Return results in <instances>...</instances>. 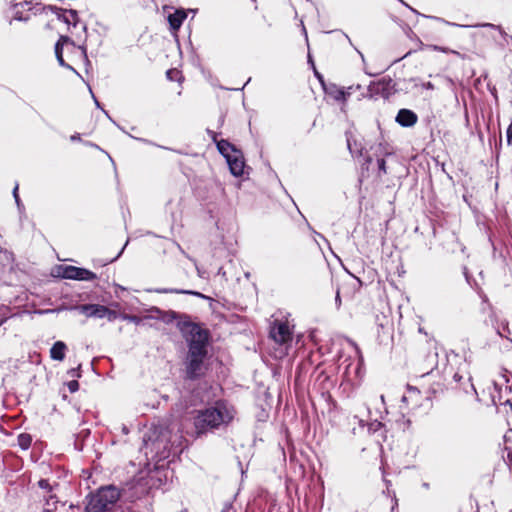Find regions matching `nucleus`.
Wrapping results in <instances>:
<instances>
[{
	"instance_id": "nucleus-1",
	"label": "nucleus",
	"mask_w": 512,
	"mask_h": 512,
	"mask_svg": "<svg viewBox=\"0 0 512 512\" xmlns=\"http://www.w3.org/2000/svg\"><path fill=\"white\" fill-rule=\"evenodd\" d=\"M233 417L232 408L224 401H217L214 406L198 411L194 425L198 433H205L227 426Z\"/></svg>"
},
{
	"instance_id": "nucleus-2",
	"label": "nucleus",
	"mask_w": 512,
	"mask_h": 512,
	"mask_svg": "<svg viewBox=\"0 0 512 512\" xmlns=\"http://www.w3.org/2000/svg\"><path fill=\"white\" fill-rule=\"evenodd\" d=\"M179 331L182 337L187 342L188 352L208 355V344L210 340V333L207 329L202 328L198 323L192 320L181 321L179 323Z\"/></svg>"
},
{
	"instance_id": "nucleus-3",
	"label": "nucleus",
	"mask_w": 512,
	"mask_h": 512,
	"mask_svg": "<svg viewBox=\"0 0 512 512\" xmlns=\"http://www.w3.org/2000/svg\"><path fill=\"white\" fill-rule=\"evenodd\" d=\"M120 496V490L114 485L100 487L86 496L85 510L86 512H114Z\"/></svg>"
},
{
	"instance_id": "nucleus-4",
	"label": "nucleus",
	"mask_w": 512,
	"mask_h": 512,
	"mask_svg": "<svg viewBox=\"0 0 512 512\" xmlns=\"http://www.w3.org/2000/svg\"><path fill=\"white\" fill-rule=\"evenodd\" d=\"M170 431L163 427L153 429L147 435V446L151 443V451L155 452L159 459H165L170 456Z\"/></svg>"
},
{
	"instance_id": "nucleus-5",
	"label": "nucleus",
	"mask_w": 512,
	"mask_h": 512,
	"mask_svg": "<svg viewBox=\"0 0 512 512\" xmlns=\"http://www.w3.org/2000/svg\"><path fill=\"white\" fill-rule=\"evenodd\" d=\"M72 309L79 311L81 314L89 318H107L108 321H114L117 318L116 311L101 304H82L74 306Z\"/></svg>"
},
{
	"instance_id": "nucleus-6",
	"label": "nucleus",
	"mask_w": 512,
	"mask_h": 512,
	"mask_svg": "<svg viewBox=\"0 0 512 512\" xmlns=\"http://www.w3.org/2000/svg\"><path fill=\"white\" fill-rule=\"evenodd\" d=\"M207 356L187 352L185 364L186 378L189 380L199 379L204 375V360Z\"/></svg>"
},
{
	"instance_id": "nucleus-7",
	"label": "nucleus",
	"mask_w": 512,
	"mask_h": 512,
	"mask_svg": "<svg viewBox=\"0 0 512 512\" xmlns=\"http://www.w3.org/2000/svg\"><path fill=\"white\" fill-rule=\"evenodd\" d=\"M61 277L65 279L78 281H92L96 279V274L86 268L76 266H61Z\"/></svg>"
},
{
	"instance_id": "nucleus-8",
	"label": "nucleus",
	"mask_w": 512,
	"mask_h": 512,
	"mask_svg": "<svg viewBox=\"0 0 512 512\" xmlns=\"http://www.w3.org/2000/svg\"><path fill=\"white\" fill-rule=\"evenodd\" d=\"M161 484V479L157 478L154 473L148 472L145 475L143 472L140 473L134 479V488L138 490L140 495L146 494L150 489L154 487H159Z\"/></svg>"
},
{
	"instance_id": "nucleus-9",
	"label": "nucleus",
	"mask_w": 512,
	"mask_h": 512,
	"mask_svg": "<svg viewBox=\"0 0 512 512\" xmlns=\"http://www.w3.org/2000/svg\"><path fill=\"white\" fill-rule=\"evenodd\" d=\"M270 336L279 344H286L292 339L289 326L285 322H276L270 330Z\"/></svg>"
},
{
	"instance_id": "nucleus-10",
	"label": "nucleus",
	"mask_w": 512,
	"mask_h": 512,
	"mask_svg": "<svg viewBox=\"0 0 512 512\" xmlns=\"http://www.w3.org/2000/svg\"><path fill=\"white\" fill-rule=\"evenodd\" d=\"M226 162L232 175L240 177L244 173L245 161L242 152L238 149L232 155L226 156Z\"/></svg>"
},
{
	"instance_id": "nucleus-11",
	"label": "nucleus",
	"mask_w": 512,
	"mask_h": 512,
	"mask_svg": "<svg viewBox=\"0 0 512 512\" xmlns=\"http://www.w3.org/2000/svg\"><path fill=\"white\" fill-rule=\"evenodd\" d=\"M157 318L160 319L162 322L166 324H170L174 321H176V326L179 329V323L181 321L187 320L188 322L191 321V317L185 313H178L173 310L169 311H163L159 308H156Z\"/></svg>"
},
{
	"instance_id": "nucleus-12",
	"label": "nucleus",
	"mask_w": 512,
	"mask_h": 512,
	"mask_svg": "<svg viewBox=\"0 0 512 512\" xmlns=\"http://www.w3.org/2000/svg\"><path fill=\"white\" fill-rule=\"evenodd\" d=\"M57 18L66 23L67 25L73 24L76 26L79 22L78 12L74 9H62L57 6H48Z\"/></svg>"
},
{
	"instance_id": "nucleus-13",
	"label": "nucleus",
	"mask_w": 512,
	"mask_h": 512,
	"mask_svg": "<svg viewBox=\"0 0 512 512\" xmlns=\"http://www.w3.org/2000/svg\"><path fill=\"white\" fill-rule=\"evenodd\" d=\"M417 114L410 109H400L396 115L395 121L402 127H412L417 123Z\"/></svg>"
},
{
	"instance_id": "nucleus-14",
	"label": "nucleus",
	"mask_w": 512,
	"mask_h": 512,
	"mask_svg": "<svg viewBox=\"0 0 512 512\" xmlns=\"http://www.w3.org/2000/svg\"><path fill=\"white\" fill-rule=\"evenodd\" d=\"M187 17V13L184 9H178L174 13L168 15V22L172 31H178Z\"/></svg>"
},
{
	"instance_id": "nucleus-15",
	"label": "nucleus",
	"mask_w": 512,
	"mask_h": 512,
	"mask_svg": "<svg viewBox=\"0 0 512 512\" xmlns=\"http://www.w3.org/2000/svg\"><path fill=\"white\" fill-rule=\"evenodd\" d=\"M390 81H385L384 79L378 82H371L367 88L366 93H361L362 96L373 97L376 94L384 93L390 84Z\"/></svg>"
},
{
	"instance_id": "nucleus-16",
	"label": "nucleus",
	"mask_w": 512,
	"mask_h": 512,
	"mask_svg": "<svg viewBox=\"0 0 512 512\" xmlns=\"http://www.w3.org/2000/svg\"><path fill=\"white\" fill-rule=\"evenodd\" d=\"M157 293L162 294H168V293H175V294H186V295H193L199 298L208 299L207 296L204 294L194 291V290H186V289H177V288H158L155 290Z\"/></svg>"
},
{
	"instance_id": "nucleus-17",
	"label": "nucleus",
	"mask_w": 512,
	"mask_h": 512,
	"mask_svg": "<svg viewBox=\"0 0 512 512\" xmlns=\"http://www.w3.org/2000/svg\"><path fill=\"white\" fill-rule=\"evenodd\" d=\"M66 344L62 341H56L50 349V357L53 360L62 361L65 358Z\"/></svg>"
},
{
	"instance_id": "nucleus-18",
	"label": "nucleus",
	"mask_w": 512,
	"mask_h": 512,
	"mask_svg": "<svg viewBox=\"0 0 512 512\" xmlns=\"http://www.w3.org/2000/svg\"><path fill=\"white\" fill-rule=\"evenodd\" d=\"M347 138V147L353 157L363 156L364 147L361 142H358L356 139H353L351 135L346 134Z\"/></svg>"
},
{
	"instance_id": "nucleus-19",
	"label": "nucleus",
	"mask_w": 512,
	"mask_h": 512,
	"mask_svg": "<svg viewBox=\"0 0 512 512\" xmlns=\"http://www.w3.org/2000/svg\"><path fill=\"white\" fill-rule=\"evenodd\" d=\"M217 150L219 153L226 159V156L232 155L238 149L235 145L231 144L228 140L221 139L219 142H216Z\"/></svg>"
},
{
	"instance_id": "nucleus-20",
	"label": "nucleus",
	"mask_w": 512,
	"mask_h": 512,
	"mask_svg": "<svg viewBox=\"0 0 512 512\" xmlns=\"http://www.w3.org/2000/svg\"><path fill=\"white\" fill-rule=\"evenodd\" d=\"M32 437L28 433H21L17 437V444L22 450H27L31 446Z\"/></svg>"
},
{
	"instance_id": "nucleus-21",
	"label": "nucleus",
	"mask_w": 512,
	"mask_h": 512,
	"mask_svg": "<svg viewBox=\"0 0 512 512\" xmlns=\"http://www.w3.org/2000/svg\"><path fill=\"white\" fill-rule=\"evenodd\" d=\"M55 56H56L57 61H58L60 66L66 67V68L74 71L73 67H71L70 65H68L64 61V58H63V48L61 47V43H56L55 44Z\"/></svg>"
},
{
	"instance_id": "nucleus-22",
	"label": "nucleus",
	"mask_w": 512,
	"mask_h": 512,
	"mask_svg": "<svg viewBox=\"0 0 512 512\" xmlns=\"http://www.w3.org/2000/svg\"><path fill=\"white\" fill-rule=\"evenodd\" d=\"M481 27H489V28H492V29H497L502 38H503V41L508 45L510 41H512V36L508 35L502 28L501 26H497L495 24H492V23H483L480 25Z\"/></svg>"
},
{
	"instance_id": "nucleus-23",
	"label": "nucleus",
	"mask_w": 512,
	"mask_h": 512,
	"mask_svg": "<svg viewBox=\"0 0 512 512\" xmlns=\"http://www.w3.org/2000/svg\"><path fill=\"white\" fill-rule=\"evenodd\" d=\"M38 487L43 490V493L53 492L59 487V484L55 483L54 485H52L47 479H40L38 481Z\"/></svg>"
},
{
	"instance_id": "nucleus-24",
	"label": "nucleus",
	"mask_w": 512,
	"mask_h": 512,
	"mask_svg": "<svg viewBox=\"0 0 512 512\" xmlns=\"http://www.w3.org/2000/svg\"><path fill=\"white\" fill-rule=\"evenodd\" d=\"M43 501V512H55L57 510V504L59 503L58 498L53 500L43 499Z\"/></svg>"
},
{
	"instance_id": "nucleus-25",
	"label": "nucleus",
	"mask_w": 512,
	"mask_h": 512,
	"mask_svg": "<svg viewBox=\"0 0 512 512\" xmlns=\"http://www.w3.org/2000/svg\"><path fill=\"white\" fill-rule=\"evenodd\" d=\"M399 2H401L403 5H405L407 8H409L413 13L417 14V15H420L422 17H425V18H430V19H434V20H437V21H440V22H444L446 24H449V22L445 21L444 19L442 18H439V17H435V16H427V15H424V14H420L417 10H415L414 8H412L410 5H408L406 2H404L403 0H398Z\"/></svg>"
},
{
	"instance_id": "nucleus-26",
	"label": "nucleus",
	"mask_w": 512,
	"mask_h": 512,
	"mask_svg": "<svg viewBox=\"0 0 512 512\" xmlns=\"http://www.w3.org/2000/svg\"><path fill=\"white\" fill-rule=\"evenodd\" d=\"M463 390L465 393L473 392L475 395H477V391L474 387V384L472 383V378L469 375L466 379V383H464Z\"/></svg>"
},
{
	"instance_id": "nucleus-27",
	"label": "nucleus",
	"mask_w": 512,
	"mask_h": 512,
	"mask_svg": "<svg viewBox=\"0 0 512 512\" xmlns=\"http://www.w3.org/2000/svg\"><path fill=\"white\" fill-rule=\"evenodd\" d=\"M18 188H19V186H18V184H16V185H15V187H14V189H13V197H14V199H15V203H16V205H17V207H18V210H19V212L21 213V212L24 210V205H23V203L21 202V199H20V197H19V194H18Z\"/></svg>"
},
{
	"instance_id": "nucleus-28",
	"label": "nucleus",
	"mask_w": 512,
	"mask_h": 512,
	"mask_svg": "<svg viewBox=\"0 0 512 512\" xmlns=\"http://www.w3.org/2000/svg\"><path fill=\"white\" fill-rule=\"evenodd\" d=\"M383 427V423L378 421V420H374L372 421L371 423H369L368 425V431L370 433H376L377 431H379L381 428Z\"/></svg>"
},
{
	"instance_id": "nucleus-29",
	"label": "nucleus",
	"mask_w": 512,
	"mask_h": 512,
	"mask_svg": "<svg viewBox=\"0 0 512 512\" xmlns=\"http://www.w3.org/2000/svg\"><path fill=\"white\" fill-rule=\"evenodd\" d=\"M410 83H413V87H418L419 85H421V87L424 89H429V90L434 89V85L431 82H425V83L419 84L418 79L412 78V79H410Z\"/></svg>"
},
{
	"instance_id": "nucleus-30",
	"label": "nucleus",
	"mask_w": 512,
	"mask_h": 512,
	"mask_svg": "<svg viewBox=\"0 0 512 512\" xmlns=\"http://www.w3.org/2000/svg\"><path fill=\"white\" fill-rule=\"evenodd\" d=\"M505 333H510L508 322L502 323V330L500 328L497 329V334L501 337H506Z\"/></svg>"
},
{
	"instance_id": "nucleus-31",
	"label": "nucleus",
	"mask_w": 512,
	"mask_h": 512,
	"mask_svg": "<svg viewBox=\"0 0 512 512\" xmlns=\"http://www.w3.org/2000/svg\"><path fill=\"white\" fill-rule=\"evenodd\" d=\"M377 165L379 169V173L386 174V162L384 158H378L377 159Z\"/></svg>"
},
{
	"instance_id": "nucleus-32",
	"label": "nucleus",
	"mask_w": 512,
	"mask_h": 512,
	"mask_svg": "<svg viewBox=\"0 0 512 512\" xmlns=\"http://www.w3.org/2000/svg\"><path fill=\"white\" fill-rule=\"evenodd\" d=\"M67 387L71 393L78 391L79 383L77 380H71L67 383Z\"/></svg>"
},
{
	"instance_id": "nucleus-33",
	"label": "nucleus",
	"mask_w": 512,
	"mask_h": 512,
	"mask_svg": "<svg viewBox=\"0 0 512 512\" xmlns=\"http://www.w3.org/2000/svg\"><path fill=\"white\" fill-rule=\"evenodd\" d=\"M337 101H346V91L344 89H340L336 92L334 96Z\"/></svg>"
},
{
	"instance_id": "nucleus-34",
	"label": "nucleus",
	"mask_w": 512,
	"mask_h": 512,
	"mask_svg": "<svg viewBox=\"0 0 512 512\" xmlns=\"http://www.w3.org/2000/svg\"><path fill=\"white\" fill-rule=\"evenodd\" d=\"M507 144L512 145V122L509 124L506 131Z\"/></svg>"
},
{
	"instance_id": "nucleus-35",
	"label": "nucleus",
	"mask_w": 512,
	"mask_h": 512,
	"mask_svg": "<svg viewBox=\"0 0 512 512\" xmlns=\"http://www.w3.org/2000/svg\"><path fill=\"white\" fill-rule=\"evenodd\" d=\"M68 374L70 375V377H81V373H80V366L77 367V368H72L68 371Z\"/></svg>"
},
{
	"instance_id": "nucleus-36",
	"label": "nucleus",
	"mask_w": 512,
	"mask_h": 512,
	"mask_svg": "<svg viewBox=\"0 0 512 512\" xmlns=\"http://www.w3.org/2000/svg\"><path fill=\"white\" fill-rule=\"evenodd\" d=\"M42 498L43 499L53 500V499L58 498V497H57L55 491H53V492H44L42 494Z\"/></svg>"
},
{
	"instance_id": "nucleus-37",
	"label": "nucleus",
	"mask_w": 512,
	"mask_h": 512,
	"mask_svg": "<svg viewBox=\"0 0 512 512\" xmlns=\"http://www.w3.org/2000/svg\"><path fill=\"white\" fill-rule=\"evenodd\" d=\"M386 70V68H381L380 70L378 71H369L367 68H364V72L365 74L369 75V76H377L379 75L380 73L384 72Z\"/></svg>"
},
{
	"instance_id": "nucleus-38",
	"label": "nucleus",
	"mask_w": 512,
	"mask_h": 512,
	"mask_svg": "<svg viewBox=\"0 0 512 512\" xmlns=\"http://www.w3.org/2000/svg\"><path fill=\"white\" fill-rule=\"evenodd\" d=\"M68 512H86L85 508L82 509L79 505L71 504Z\"/></svg>"
},
{
	"instance_id": "nucleus-39",
	"label": "nucleus",
	"mask_w": 512,
	"mask_h": 512,
	"mask_svg": "<svg viewBox=\"0 0 512 512\" xmlns=\"http://www.w3.org/2000/svg\"><path fill=\"white\" fill-rule=\"evenodd\" d=\"M13 19L18 20V21H27L29 19V17H24L21 12L16 11Z\"/></svg>"
},
{
	"instance_id": "nucleus-40",
	"label": "nucleus",
	"mask_w": 512,
	"mask_h": 512,
	"mask_svg": "<svg viewBox=\"0 0 512 512\" xmlns=\"http://www.w3.org/2000/svg\"><path fill=\"white\" fill-rule=\"evenodd\" d=\"M207 133L215 143L219 142V140H217L218 134L215 131L207 129Z\"/></svg>"
},
{
	"instance_id": "nucleus-41",
	"label": "nucleus",
	"mask_w": 512,
	"mask_h": 512,
	"mask_svg": "<svg viewBox=\"0 0 512 512\" xmlns=\"http://www.w3.org/2000/svg\"><path fill=\"white\" fill-rule=\"evenodd\" d=\"M70 42V38L68 36H60V38L58 39V41L56 43H61V47L63 48V45L65 43H68Z\"/></svg>"
},
{
	"instance_id": "nucleus-42",
	"label": "nucleus",
	"mask_w": 512,
	"mask_h": 512,
	"mask_svg": "<svg viewBox=\"0 0 512 512\" xmlns=\"http://www.w3.org/2000/svg\"><path fill=\"white\" fill-rule=\"evenodd\" d=\"M453 379H454L455 382H461L464 379V376L461 375L459 372H456L453 375Z\"/></svg>"
},
{
	"instance_id": "nucleus-43",
	"label": "nucleus",
	"mask_w": 512,
	"mask_h": 512,
	"mask_svg": "<svg viewBox=\"0 0 512 512\" xmlns=\"http://www.w3.org/2000/svg\"><path fill=\"white\" fill-rule=\"evenodd\" d=\"M335 304H336L337 308H339V307H340V305H341V298H340V292H339V290L336 292Z\"/></svg>"
},
{
	"instance_id": "nucleus-44",
	"label": "nucleus",
	"mask_w": 512,
	"mask_h": 512,
	"mask_svg": "<svg viewBox=\"0 0 512 512\" xmlns=\"http://www.w3.org/2000/svg\"><path fill=\"white\" fill-rule=\"evenodd\" d=\"M345 91H346V99H347L353 93L354 86L348 87Z\"/></svg>"
},
{
	"instance_id": "nucleus-45",
	"label": "nucleus",
	"mask_w": 512,
	"mask_h": 512,
	"mask_svg": "<svg viewBox=\"0 0 512 512\" xmlns=\"http://www.w3.org/2000/svg\"><path fill=\"white\" fill-rule=\"evenodd\" d=\"M308 63L312 66L313 70H315V64L310 53H308Z\"/></svg>"
},
{
	"instance_id": "nucleus-46",
	"label": "nucleus",
	"mask_w": 512,
	"mask_h": 512,
	"mask_svg": "<svg viewBox=\"0 0 512 512\" xmlns=\"http://www.w3.org/2000/svg\"><path fill=\"white\" fill-rule=\"evenodd\" d=\"M127 244H128V241H126L125 245H124V246H123V248L119 251L118 255H117L115 258H113L111 261H115L117 258H119V257H120V255L123 253V251H124L125 247L127 246Z\"/></svg>"
},
{
	"instance_id": "nucleus-47",
	"label": "nucleus",
	"mask_w": 512,
	"mask_h": 512,
	"mask_svg": "<svg viewBox=\"0 0 512 512\" xmlns=\"http://www.w3.org/2000/svg\"><path fill=\"white\" fill-rule=\"evenodd\" d=\"M70 140H71V141H80V140H81V138H80V135L76 133V134H74V135H72V136L70 137Z\"/></svg>"
},
{
	"instance_id": "nucleus-48",
	"label": "nucleus",
	"mask_w": 512,
	"mask_h": 512,
	"mask_svg": "<svg viewBox=\"0 0 512 512\" xmlns=\"http://www.w3.org/2000/svg\"><path fill=\"white\" fill-rule=\"evenodd\" d=\"M89 90H90V93L92 94V97H93V99H94V102H95L96 106H97L98 108H101L100 103H99V101L97 100V98L95 97V95L93 94V92H92L91 88H89Z\"/></svg>"
},
{
	"instance_id": "nucleus-49",
	"label": "nucleus",
	"mask_w": 512,
	"mask_h": 512,
	"mask_svg": "<svg viewBox=\"0 0 512 512\" xmlns=\"http://www.w3.org/2000/svg\"><path fill=\"white\" fill-rule=\"evenodd\" d=\"M197 274L199 277L204 278V271H202L197 265H196Z\"/></svg>"
},
{
	"instance_id": "nucleus-50",
	"label": "nucleus",
	"mask_w": 512,
	"mask_h": 512,
	"mask_svg": "<svg viewBox=\"0 0 512 512\" xmlns=\"http://www.w3.org/2000/svg\"><path fill=\"white\" fill-rule=\"evenodd\" d=\"M138 141L142 142V143H145V144H152L151 141L147 140V139H144V138H136Z\"/></svg>"
},
{
	"instance_id": "nucleus-51",
	"label": "nucleus",
	"mask_w": 512,
	"mask_h": 512,
	"mask_svg": "<svg viewBox=\"0 0 512 512\" xmlns=\"http://www.w3.org/2000/svg\"><path fill=\"white\" fill-rule=\"evenodd\" d=\"M80 48H81L82 53H83V55L85 57V60L88 62L87 53H86V47L85 46H81Z\"/></svg>"
},
{
	"instance_id": "nucleus-52",
	"label": "nucleus",
	"mask_w": 512,
	"mask_h": 512,
	"mask_svg": "<svg viewBox=\"0 0 512 512\" xmlns=\"http://www.w3.org/2000/svg\"><path fill=\"white\" fill-rule=\"evenodd\" d=\"M432 48H433V50H435V51H445L442 47H439V46H437V45H433V46H432Z\"/></svg>"
},
{
	"instance_id": "nucleus-53",
	"label": "nucleus",
	"mask_w": 512,
	"mask_h": 512,
	"mask_svg": "<svg viewBox=\"0 0 512 512\" xmlns=\"http://www.w3.org/2000/svg\"><path fill=\"white\" fill-rule=\"evenodd\" d=\"M314 73H315V76L320 80L322 81V75L315 69L314 70Z\"/></svg>"
},
{
	"instance_id": "nucleus-54",
	"label": "nucleus",
	"mask_w": 512,
	"mask_h": 512,
	"mask_svg": "<svg viewBox=\"0 0 512 512\" xmlns=\"http://www.w3.org/2000/svg\"><path fill=\"white\" fill-rule=\"evenodd\" d=\"M313 232H314L318 237H320L321 239H323V240H325V241L327 242L326 238H325L322 234H320V233H318V232H316V231H313Z\"/></svg>"
},
{
	"instance_id": "nucleus-55",
	"label": "nucleus",
	"mask_w": 512,
	"mask_h": 512,
	"mask_svg": "<svg viewBox=\"0 0 512 512\" xmlns=\"http://www.w3.org/2000/svg\"><path fill=\"white\" fill-rule=\"evenodd\" d=\"M30 2H28L27 0H25L23 3H20L21 6H24V5H29ZM19 4H16L15 7H18Z\"/></svg>"
},
{
	"instance_id": "nucleus-56",
	"label": "nucleus",
	"mask_w": 512,
	"mask_h": 512,
	"mask_svg": "<svg viewBox=\"0 0 512 512\" xmlns=\"http://www.w3.org/2000/svg\"><path fill=\"white\" fill-rule=\"evenodd\" d=\"M5 256H6L7 259H9L10 257H12V253L8 252V251H5Z\"/></svg>"
},
{
	"instance_id": "nucleus-57",
	"label": "nucleus",
	"mask_w": 512,
	"mask_h": 512,
	"mask_svg": "<svg viewBox=\"0 0 512 512\" xmlns=\"http://www.w3.org/2000/svg\"><path fill=\"white\" fill-rule=\"evenodd\" d=\"M86 145H89L91 147H95V148H98V146L96 144H93L91 142H86Z\"/></svg>"
},
{
	"instance_id": "nucleus-58",
	"label": "nucleus",
	"mask_w": 512,
	"mask_h": 512,
	"mask_svg": "<svg viewBox=\"0 0 512 512\" xmlns=\"http://www.w3.org/2000/svg\"><path fill=\"white\" fill-rule=\"evenodd\" d=\"M303 32H304V35H305V39H306V41L308 42V34H307V32H306L305 27H303Z\"/></svg>"
},
{
	"instance_id": "nucleus-59",
	"label": "nucleus",
	"mask_w": 512,
	"mask_h": 512,
	"mask_svg": "<svg viewBox=\"0 0 512 512\" xmlns=\"http://www.w3.org/2000/svg\"><path fill=\"white\" fill-rule=\"evenodd\" d=\"M362 89V86L360 84H357L356 86H354V90H360Z\"/></svg>"
},
{
	"instance_id": "nucleus-60",
	"label": "nucleus",
	"mask_w": 512,
	"mask_h": 512,
	"mask_svg": "<svg viewBox=\"0 0 512 512\" xmlns=\"http://www.w3.org/2000/svg\"><path fill=\"white\" fill-rule=\"evenodd\" d=\"M464 275H465V278H466L467 282H469V275H468V272L466 270L464 272Z\"/></svg>"
},
{
	"instance_id": "nucleus-61",
	"label": "nucleus",
	"mask_w": 512,
	"mask_h": 512,
	"mask_svg": "<svg viewBox=\"0 0 512 512\" xmlns=\"http://www.w3.org/2000/svg\"><path fill=\"white\" fill-rule=\"evenodd\" d=\"M171 73H172V70H168V71H167V76H168L169 78H172Z\"/></svg>"
},
{
	"instance_id": "nucleus-62",
	"label": "nucleus",
	"mask_w": 512,
	"mask_h": 512,
	"mask_svg": "<svg viewBox=\"0 0 512 512\" xmlns=\"http://www.w3.org/2000/svg\"><path fill=\"white\" fill-rule=\"evenodd\" d=\"M171 73H172V70H168V71H167V76H168L169 78H172Z\"/></svg>"
},
{
	"instance_id": "nucleus-63",
	"label": "nucleus",
	"mask_w": 512,
	"mask_h": 512,
	"mask_svg": "<svg viewBox=\"0 0 512 512\" xmlns=\"http://www.w3.org/2000/svg\"><path fill=\"white\" fill-rule=\"evenodd\" d=\"M366 161H367L368 163H370V162L372 161L371 157H370V156H367Z\"/></svg>"
},
{
	"instance_id": "nucleus-64",
	"label": "nucleus",
	"mask_w": 512,
	"mask_h": 512,
	"mask_svg": "<svg viewBox=\"0 0 512 512\" xmlns=\"http://www.w3.org/2000/svg\"><path fill=\"white\" fill-rule=\"evenodd\" d=\"M359 54H360V56H361V58H362V61H363V62H365L364 55H363L361 52H359Z\"/></svg>"
}]
</instances>
